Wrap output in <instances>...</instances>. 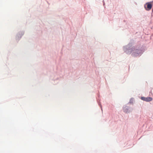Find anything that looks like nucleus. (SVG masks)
<instances>
[{
    "instance_id": "nucleus-4",
    "label": "nucleus",
    "mask_w": 153,
    "mask_h": 153,
    "mask_svg": "<svg viewBox=\"0 0 153 153\" xmlns=\"http://www.w3.org/2000/svg\"><path fill=\"white\" fill-rule=\"evenodd\" d=\"M152 12H153V9L152 10Z\"/></svg>"
},
{
    "instance_id": "nucleus-3",
    "label": "nucleus",
    "mask_w": 153,
    "mask_h": 153,
    "mask_svg": "<svg viewBox=\"0 0 153 153\" xmlns=\"http://www.w3.org/2000/svg\"><path fill=\"white\" fill-rule=\"evenodd\" d=\"M142 100L146 101V102H149L152 100V97H141Z\"/></svg>"
},
{
    "instance_id": "nucleus-1",
    "label": "nucleus",
    "mask_w": 153,
    "mask_h": 153,
    "mask_svg": "<svg viewBox=\"0 0 153 153\" xmlns=\"http://www.w3.org/2000/svg\"><path fill=\"white\" fill-rule=\"evenodd\" d=\"M152 7V4L151 2L146 3L145 5V8L147 10H149L151 9Z\"/></svg>"
},
{
    "instance_id": "nucleus-2",
    "label": "nucleus",
    "mask_w": 153,
    "mask_h": 153,
    "mask_svg": "<svg viewBox=\"0 0 153 153\" xmlns=\"http://www.w3.org/2000/svg\"><path fill=\"white\" fill-rule=\"evenodd\" d=\"M141 52L140 50H137L133 53V55L134 56H136L141 54Z\"/></svg>"
}]
</instances>
